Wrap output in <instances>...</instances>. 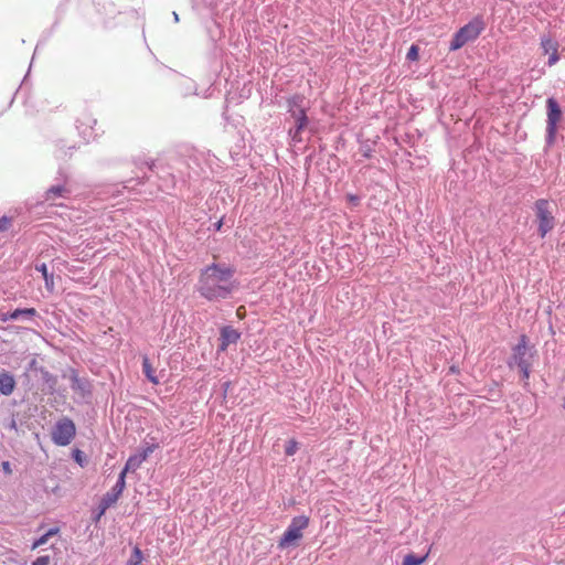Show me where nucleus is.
I'll return each instance as SVG.
<instances>
[{
    "instance_id": "1",
    "label": "nucleus",
    "mask_w": 565,
    "mask_h": 565,
    "mask_svg": "<svg viewBox=\"0 0 565 565\" xmlns=\"http://www.w3.org/2000/svg\"><path fill=\"white\" fill-rule=\"evenodd\" d=\"M235 269L224 264L213 263L201 270L198 291L209 301L228 298L236 289Z\"/></svg>"
},
{
    "instance_id": "2",
    "label": "nucleus",
    "mask_w": 565,
    "mask_h": 565,
    "mask_svg": "<svg viewBox=\"0 0 565 565\" xmlns=\"http://www.w3.org/2000/svg\"><path fill=\"white\" fill-rule=\"evenodd\" d=\"M511 351L512 353L507 360V365L511 370L533 364V359L537 353L535 345L530 343V339L525 333L519 337L518 343L512 347Z\"/></svg>"
},
{
    "instance_id": "3",
    "label": "nucleus",
    "mask_w": 565,
    "mask_h": 565,
    "mask_svg": "<svg viewBox=\"0 0 565 565\" xmlns=\"http://www.w3.org/2000/svg\"><path fill=\"white\" fill-rule=\"evenodd\" d=\"M533 210L537 223V234L541 238H544L556 225L553 209L548 200L539 199L535 201Z\"/></svg>"
},
{
    "instance_id": "4",
    "label": "nucleus",
    "mask_w": 565,
    "mask_h": 565,
    "mask_svg": "<svg viewBox=\"0 0 565 565\" xmlns=\"http://www.w3.org/2000/svg\"><path fill=\"white\" fill-rule=\"evenodd\" d=\"M546 108V132L545 143L552 147L555 143L558 124L563 117V111L559 103L555 97H548L545 102Z\"/></svg>"
},
{
    "instance_id": "5",
    "label": "nucleus",
    "mask_w": 565,
    "mask_h": 565,
    "mask_svg": "<svg viewBox=\"0 0 565 565\" xmlns=\"http://www.w3.org/2000/svg\"><path fill=\"white\" fill-rule=\"evenodd\" d=\"M309 525V518L306 515L295 516L280 540L278 541V547L284 550L291 545H295L303 536V530Z\"/></svg>"
},
{
    "instance_id": "6",
    "label": "nucleus",
    "mask_w": 565,
    "mask_h": 565,
    "mask_svg": "<svg viewBox=\"0 0 565 565\" xmlns=\"http://www.w3.org/2000/svg\"><path fill=\"white\" fill-rule=\"evenodd\" d=\"M126 477H124L121 473L119 475V478L116 482V484L111 488L110 491H108L100 501V512L99 516L105 513V511L110 508L113 504L117 502L119 497L121 495L122 491L126 488Z\"/></svg>"
},
{
    "instance_id": "7",
    "label": "nucleus",
    "mask_w": 565,
    "mask_h": 565,
    "mask_svg": "<svg viewBox=\"0 0 565 565\" xmlns=\"http://www.w3.org/2000/svg\"><path fill=\"white\" fill-rule=\"evenodd\" d=\"M540 45H541V50L543 51V54H548L547 65L548 66L555 65L559 60L558 42L555 39H553L550 34H544L541 38Z\"/></svg>"
},
{
    "instance_id": "8",
    "label": "nucleus",
    "mask_w": 565,
    "mask_h": 565,
    "mask_svg": "<svg viewBox=\"0 0 565 565\" xmlns=\"http://www.w3.org/2000/svg\"><path fill=\"white\" fill-rule=\"evenodd\" d=\"M380 136L377 134H373L369 136L365 129H362L356 136V140L360 143V151L364 158H371V153L374 151L379 142Z\"/></svg>"
},
{
    "instance_id": "9",
    "label": "nucleus",
    "mask_w": 565,
    "mask_h": 565,
    "mask_svg": "<svg viewBox=\"0 0 565 565\" xmlns=\"http://www.w3.org/2000/svg\"><path fill=\"white\" fill-rule=\"evenodd\" d=\"M76 426H54L51 436L53 441L58 446L68 445L75 437Z\"/></svg>"
},
{
    "instance_id": "10",
    "label": "nucleus",
    "mask_w": 565,
    "mask_h": 565,
    "mask_svg": "<svg viewBox=\"0 0 565 565\" xmlns=\"http://www.w3.org/2000/svg\"><path fill=\"white\" fill-rule=\"evenodd\" d=\"M486 24L482 19V17L477 15L471 21H469L467 24L461 26L459 30L465 35L466 40L468 42L476 40L481 32L484 30Z\"/></svg>"
},
{
    "instance_id": "11",
    "label": "nucleus",
    "mask_w": 565,
    "mask_h": 565,
    "mask_svg": "<svg viewBox=\"0 0 565 565\" xmlns=\"http://www.w3.org/2000/svg\"><path fill=\"white\" fill-rule=\"evenodd\" d=\"M239 338H241V333L236 329H234L230 326L223 327L221 329V337H220L221 343L218 347V351H222V352L226 351L228 345L236 343L239 340Z\"/></svg>"
},
{
    "instance_id": "12",
    "label": "nucleus",
    "mask_w": 565,
    "mask_h": 565,
    "mask_svg": "<svg viewBox=\"0 0 565 565\" xmlns=\"http://www.w3.org/2000/svg\"><path fill=\"white\" fill-rule=\"evenodd\" d=\"M15 388V380L7 371L0 372V394L9 396Z\"/></svg>"
},
{
    "instance_id": "13",
    "label": "nucleus",
    "mask_w": 565,
    "mask_h": 565,
    "mask_svg": "<svg viewBox=\"0 0 565 565\" xmlns=\"http://www.w3.org/2000/svg\"><path fill=\"white\" fill-rule=\"evenodd\" d=\"M35 315H36V310L34 308L15 309L12 312L1 315L0 320L1 321L17 320L22 316L34 317Z\"/></svg>"
},
{
    "instance_id": "14",
    "label": "nucleus",
    "mask_w": 565,
    "mask_h": 565,
    "mask_svg": "<svg viewBox=\"0 0 565 565\" xmlns=\"http://www.w3.org/2000/svg\"><path fill=\"white\" fill-rule=\"evenodd\" d=\"M157 448H159V441L156 437H150V440L145 441L141 451L137 456L145 461Z\"/></svg>"
},
{
    "instance_id": "15",
    "label": "nucleus",
    "mask_w": 565,
    "mask_h": 565,
    "mask_svg": "<svg viewBox=\"0 0 565 565\" xmlns=\"http://www.w3.org/2000/svg\"><path fill=\"white\" fill-rule=\"evenodd\" d=\"M157 448H159V441L156 437H150V440L145 441L141 451L137 456L145 461Z\"/></svg>"
},
{
    "instance_id": "16",
    "label": "nucleus",
    "mask_w": 565,
    "mask_h": 565,
    "mask_svg": "<svg viewBox=\"0 0 565 565\" xmlns=\"http://www.w3.org/2000/svg\"><path fill=\"white\" fill-rule=\"evenodd\" d=\"M302 98L299 96H295L289 99L290 113L294 119L301 117V115H306L305 108L301 106Z\"/></svg>"
},
{
    "instance_id": "17",
    "label": "nucleus",
    "mask_w": 565,
    "mask_h": 565,
    "mask_svg": "<svg viewBox=\"0 0 565 565\" xmlns=\"http://www.w3.org/2000/svg\"><path fill=\"white\" fill-rule=\"evenodd\" d=\"M296 128L295 130H290L291 137L294 141H301L300 132L307 127L308 125V117L307 115H301V117L296 118Z\"/></svg>"
},
{
    "instance_id": "18",
    "label": "nucleus",
    "mask_w": 565,
    "mask_h": 565,
    "mask_svg": "<svg viewBox=\"0 0 565 565\" xmlns=\"http://www.w3.org/2000/svg\"><path fill=\"white\" fill-rule=\"evenodd\" d=\"M35 269L42 274L43 279L45 281L46 289L49 291H53L54 290V277H53V274H50L47 271L46 265L45 264L36 265Z\"/></svg>"
},
{
    "instance_id": "19",
    "label": "nucleus",
    "mask_w": 565,
    "mask_h": 565,
    "mask_svg": "<svg viewBox=\"0 0 565 565\" xmlns=\"http://www.w3.org/2000/svg\"><path fill=\"white\" fill-rule=\"evenodd\" d=\"M142 460L136 455L130 456L125 465V468L120 472L124 477H126L127 472L129 471H136L141 465Z\"/></svg>"
},
{
    "instance_id": "20",
    "label": "nucleus",
    "mask_w": 565,
    "mask_h": 565,
    "mask_svg": "<svg viewBox=\"0 0 565 565\" xmlns=\"http://www.w3.org/2000/svg\"><path fill=\"white\" fill-rule=\"evenodd\" d=\"M466 43H468V41L466 40L465 35L461 33L460 30H458L450 43H449V51H457L459 49H461Z\"/></svg>"
},
{
    "instance_id": "21",
    "label": "nucleus",
    "mask_w": 565,
    "mask_h": 565,
    "mask_svg": "<svg viewBox=\"0 0 565 565\" xmlns=\"http://www.w3.org/2000/svg\"><path fill=\"white\" fill-rule=\"evenodd\" d=\"M67 192L66 188L64 185H54L51 186L45 192V201H53L56 198L63 196Z\"/></svg>"
},
{
    "instance_id": "22",
    "label": "nucleus",
    "mask_w": 565,
    "mask_h": 565,
    "mask_svg": "<svg viewBox=\"0 0 565 565\" xmlns=\"http://www.w3.org/2000/svg\"><path fill=\"white\" fill-rule=\"evenodd\" d=\"M142 370L146 375V377L153 384H158L159 380L154 375V370L152 369V365L149 361V359L146 356L142 360Z\"/></svg>"
},
{
    "instance_id": "23",
    "label": "nucleus",
    "mask_w": 565,
    "mask_h": 565,
    "mask_svg": "<svg viewBox=\"0 0 565 565\" xmlns=\"http://www.w3.org/2000/svg\"><path fill=\"white\" fill-rule=\"evenodd\" d=\"M58 533V529L57 527H54V529H50L45 534H43L41 537H39L36 541L33 542L31 548L32 551L39 548L40 546L44 545L47 543L49 539L51 536H54Z\"/></svg>"
},
{
    "instance_id": "24",
    "label": "nucleus",
    "mask_w": 565,
    "mask_h": 565,
    "mask_svg": "<svg viewBox=\"0 0 565 565\" xmlns=\"http://www.w3.org/2000/svg\"><path fill=\"white\" fill-rule=\"evenodd\" d=\"M143 556L142 552L138 546H135L132 550V554L127 562V565H140L142 563Z\"/></svg>"
},
{
    "instance_id": "25",
    "label": "nucleus",
    "mask_w": 565,
    "mask_h": 565,
    "mask_svg": "<svg viewBox=\"0 0 565 565\" xmlns=\"http://www.w3.org/2000/svg\"><path fill=\"white\" fill-rule=\"evenodd\" d=\"M425 561V556H416L408 554L403 559V565H420Z\"/></svg>"
},
{
    "instance_id": "26",
    "label": "nucleus",
    "mask_w": 565,
    "mask_h": 565,
    "mask_svg": "<svg viewBox=\"0 0 565 565\" xmlns=\"http://www.w3.org/2000/svg\"><path fill=\"white\" fill-rule=\"evenodd\" d=\"M521 373V380L524 382V387L529 385L532 364L518 367Z\"/></svg>"
},
{
    "instance_id": "27",
    "label": "nucleus",
    "mask_w": 565,
    "mask_h": 565,
    "mask_svg": "<svg viewBox=\"0 0 565 565\" xmlns=\"http://www.w3.org/2000/svg\"><path fill=\"white\" fill-rule=\"evenodd\" d=\"M406 58L411 62H415L419 58V47L416 44H412L406 54Z\"/></svg>"
},
{
    "instance_id": "28",
    "label": "nucleus",
    "mask_w": 565,
    "mask_h": 565,
    "mask_svg": "<svg viewBox=\"0 0 565 565\" xmlns=\"http://www.w3.org/2000/svg\"><path fill=\"white\" fill-rule=\"evenodd\" d=\"M298 450V443L295 439H289L285 447V452L287 456H292Z\"/></svg>"
},
{
    "instance_id": "29",
    "label": "nucleus",
    "mask_w": 565,
    "mask_h": 565,
    "mask_svg": "<svg viewBox=\"0 0 565 565\" xmlns=\"http://www.w3.org/2000/svg\"><path fill=\"white\" fill-rule=\"evenodd\" d=\"M12 220L8 216L0 218V232H6L10 228Z\"/></svg>"
},
{
    "instance_id": "30",
    "label": "nucleus",
    "mask_w": 565,
    "mask_h": 565,
    "mask_svg": "<svg viewBox=\"0 0 565 565\" xmlns=\"http://www.w3.org/2000/svg\"><path fill=\"white\" fill-rule=\"evenodd\" d=\"M51 558L49 555L40 556L32 562V565H50Z\"/></svg>"
},
{
    "instance_id": "31",
    "label": "nucleus",
    "mask_w": 565,
    "mask_h": 565,
    "mask_svg": "<svg viewBox=\"0 0 565 565\" xmlns=\"http://www.w3.org/2000/svg\"><path fill=\"white\" fill-rule=\"evenodd\" d=\"M73 457L77 463H79L82 467L84 466L85 458L84 454L81 450H74Z\"/></svg>"
},
{
    "instance_id": "32",
    "label": "nucleus",
    "mask_w": 565,
    "mask_h": 565,
    "mask_svg": "<svg viewBox=\"0 0 565 565\" xmlns=\"http://www.w3.org/2000/svg\"><path fill=\"white\" fill-rule=\"evenodd\" d=\"M2 470L4 471V473L7 475H10L12 472L11 470V467H10V462L9 461H3L2 462Z\"/></svg>"
},
{
    "instance_id": "33",
    "label": "nucleus",
    "mask_w": 565,
    "mask_h": 565,
    "mask_svg": "<svg viewBox=\"0 0 565 565\" xmlns=\"http://www.w3.org/2000/svg\"><path fill=\"white\" fill-rule=\"evenodd\" d=\"M222 225H223V220L217 221V222L214 224V228H215V231H220V230L222 228Z\"/></svg>"
},
{
    "instance_id": "34",
    "label": "nucleus",
    "mask_w": 565,
    "mask_h": 565,
    "mask_svg": "<svg viewBox=\"0 0 565 565\" xmlns=\"http://www.w3.org/2000/svg\"><path fill=\"white\" fill-rule=\"evenodd\" d=\"M243 313H244V307H239V308L237 309V316H238V317H243Z\"/></svg>"
},
{
    "instance_id": "35",
    "label": "nucleus",
    "mask_w": 565,
    "mask_h": 565,
    "mask_svg": "<svg viewBox=\"0 0 565 565\" xmlns=\"http://www.w3.org/2000/svg\"><path fill=\"white\" fill-rule=\"evenodd\" d=\"M62 424H73V423L70 419H65Z\"/></svg>"
},
{
    "instance_id": "36",
    "label": "nucleus",
    "mask_w": 565,
    "mask_h": 565,
    "mask_svg": "<svg viewBox=\"0 0 565 565\" xmlns=\"http://www.w3.org/2000/svg\"><path fill=\"white\" fill-rule=\"evenodd\" d=\"M450 371H451V372H457V369H456L455 366H451V367H450Z\"/></svg>"
},
{
    "instance_id": "37",
    "label": "nucleus",
    "mask_w": 565,
    "mask_h": 565,
    "mask_svg": "<svg viewBox=\"0 0 565 565\" xmlns=\"http://www.w3.org/2000/svg\"><path fill=\"white\" fill-rule=\"evenodd\" d=\"M348 199H349V200H353V195H350V194H349V195H348Z\"/></svg>"
},
{
    "instance_id": "38",
    "label": "nucleus",
    "mask_w": 565,
    "mask_h": 565,
    "mask_svg": "<svg viewBox=\"0 0 565 565\" xmlns=\"http://www.w3.org/2000/svg\"><path fill=\"white\" fill-rule=\"evenodd\" d=\"M563 407H564V409H565V399H564V404H563Z\"/></svg>"
}]
</instances>
